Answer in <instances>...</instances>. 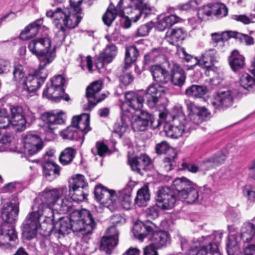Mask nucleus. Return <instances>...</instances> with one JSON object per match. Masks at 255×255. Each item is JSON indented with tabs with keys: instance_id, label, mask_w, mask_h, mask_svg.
<instances>
[{
	"instance_id": "nucleus-9",
	"label": "nucleus",
	"mask_w": 255,
	"mask_h": 255,
	"mask_svg": "<svg viewBox=\"0 0 255 255\" xmlns=\"http://www.w3.org/2000/svg\"><path fill=\"white\" fill-rule=\"evenodd\" d=\"M176 196L175 193L169 187H162L159 190L157 195V206L164 210L171 209L177 201Z\"/></svg>"
},
{
	"instance_id": "nucleus-21",
	"label": "nucleus",
	"mask_w": 255,
	"mask_h": 255,
	"mask_svg": "<svg viewBox=\"0 0 255 255\" xmlns=\"http://www.w3.org/2000/svg\"><path fill=\"white\" fill-rule=\"evenodd\" d=\"M10 122L12 128L15 130H22L25 128L26 119L22 108L20 106H13L10 108Z\"/></svg>"
},
{
	"instance_id": "nucleus-30",
	"label": "nucleus",
	"mask_w": 255,
	"mask_h": 255,
	"mask_svg": "<svg viewBox=\"0 0 255 255\" xmlns=\"http://www.w3.org/2000/svg\"><path fill=\"white\" fill-rule=\"evenodd\" d=\"M43 23L42 19H38L26 26L20 34L19 37L22 40H26L35 36L38 33L39 28Z\"/></svg>"
},
{
	"instance_id": "nucleus-53",
	"label": "nucleus",
	"mask_w": 255,
	"mask_h": 255,
	"mask_svg": "<svg viewBox=\"0 0 255 255\" xmlns=\"http://www.w3.org/2000/svg\"><path fill=\"white\" fill-rule=\"evenodd\" d=\"M227 252L228 255H238L239 247L235 240H229L227 245Z\"/></svg>"
},
{
	"instance_id": "nucleus-61",
	"label": "nucleus",
	"mask_w": 255,
	"mask_h": 255,
	"mask_svg": "<svg viewBox=\"0 0 255 255\" xmlns=\"http://www.w3.org/2000/svg\"><path fill=\"white\" fill-rule=\"evenodd\" d=\"M231 18L236 21L242 22L244 24H248L251 22L250 18L245 14L232 15Z\"/></svg>"
},
{
	"instance_id": "nucleus-64",
	"label": "nucleus",
	"mask_w": 255,
	"mask_h": 255,
	"mask_svg": "<svg viewBox=\"0 0 255 255\" xmlns=\"http://www.w3.org/2000/svg\"><path fill=\"white\" fill-rule=\"evenodd\" d=\"M151 244L150 245L146 246L143 249L144 255H158L156 249Z\"/></svg>"
},
{
	"instance_id": "nucleus-13",
	"label": "nucleus",
	"mask_w": 255,
	"mask_h": 255,
	"mask_svg": "<svg viewBox=\"0 0 255 255\" xmlns=\"http://www.w3.org/2000/svg\"><path fill=\"white\" fill-rule=\"evenodd\" d=\"M218 55L217 51L215 49H209L206 50L201 55L200 59L196 57L188 56L186 58L187 61H191L193 66L199 65L200 66L209 69L216 62L218 61ZM191 66L192 65H190Z\"/></svg>"
},
{
	"instance_id": "nucleus-31",
	"label": "nucleus",
	"mask_w": 255,
	"mask_h": 255,
	"mask_svg": "<svg viewBox=\"0 0 255 255\" xmlns=\"http://www.w3.org/2000/svg\"><path fill=\"white\" fill-rule=\"evenodd\" d=\"M179 17L175 15L171 14L166 16L160 15L157 17L156 27L159 31H163L177 23Z\"/></svg>"
},
{
	"instance_id": "nucleus-22",
	"label": "nucleus",
	"mask_w": 255,
	"mask_h": 255,
	"mask_svg": "<svg viewBox=\"0 0 255 255\" xmlns=\"http://www.w3.org/2000/svg\"><path fill=\"white\" fill-rule=\"evenodd\" d=\"M118 52L117 46L113 44L106 46L103 52L99 55L96 62V66L98 69L102 68L105 63H109L116 56Z\"/></svg>"
},
{
	"instance_id": "nucleus-58",
	"label": "nucleus",
	"mask_w": 255,
	"mask_h": 255,
	"mask_svg": "<svg viewBox=\"0 0 255 255\" xmlns=\"http://www.w3.org/2000/svg\"><path fill=\"white\" fill-rule=\"evenodd\" d=\"M80 66L83 70L87 69L89 71L91 72L93 68V62L91 57L89 55L84 58L81 57Z\"/></svg>"
},
{
	"instance_id": "nucleus-43",
	"label": "nucleus",
	"mask_w": 255,
	"mask_h": 255,
	"mask_svg": "<svg viewBox=\"0 0 255 255\" xmlns=\"http://www.w3.org/2000/svg\"><path fill=\"white\" fill-rule=\"evenodd\" d=\"M185 79V76L184 71L182 69L179 68L177 65H175L170 79L172 83L174 85L180 87L184 83Z\"/></svg>"
},
{
	"instance_id": "nucleus-20",
	"label": "nucleus",
	"mask_w": 255,
	"mask_h": 255,
	"mask_svg": "<svg viewBox=\"0 0 255 255\" xmlns=\"http://www.w3.org/2000/svg\"><path fill=\"white\" fill-rule=\"evenodd\" d=\"M168 92V89L159 85H150L146 89L145 97L147 105L150 108H153L162 96Z\"/></svg>"
},
{
	"instance_id": "nucleus-37",
	"label": "nucleus",
	"mask_w": 255,
	"mask_h": 255,
	"mask_svg": "<svg viewBox=\"0 0 255 255\" xmlns=\"http://www.w3.org/2000/svg\"><path fill=\"white\" fill-rule=\"evenodd\" d=\"M150 200V194L147 185H144L137 192L135 203L139 207L145 206Z\"/></svg>"
},
{
	"instance_id": "nucleus-49",
	"label": "nucleus",
	"mask_w": 255,
	"mask_h": 255,
	"mask_svg": "<svg viewBox=\"0 0 255 255\" xmlns=\"http://www.w3.org/2000/svg\"><path fill=\"white\" fill-rule=\"evenodd\" d=\"M238 34L235 31H225L222 33H213L211 34L212 39L215 43H218L220 41L227 40L232 37H237Z\"/></svg>"
},
{
	"instance_id": "nucleus-34",
	"label": "nucleus",
	"mask_w": 255,
	"mask_h": 255,
	"mask_svg": "<svg viewBox=\"0 0 255 255\" xmlns=\"http://www.w3.org/2000/svg\"><path fill=\"white\" fill-rule=\"evenodd\" d=\"M230 65L234 71L244 67L245 62V57L237 50H234L231 52L229 57Z\"/></svg>"
},
{
	"instance_id": "nucleus-8",
	"label": "nucleus",
	"mask_w": 255,
	"mask_h": 255,
	"mask_svg": "<svg viewBox=\"0 0 255 255\" xmlns=\"http://www.w3.org/2000/svg\"><path fill=\"white\" fill-rule=\"evenodd\" d=\"M19 203L17 197H14L4 203L1 210L3 223L13 225L17 220Z\"/></svg>"
},
{
	"instance_id": "nucleus-55",
	"label": "nucleus",
	"mask_w": 255,
	"mask_h": 255,
	"mask_svg": "<svg viewBox=\"0 0 255 255\" xmlns=\"http://www.w3.org/2000/svg\"><path fill=\"white\" fill-rule=\"evenodd\" d=\"M213 4L203 6L198 10V16L201 19L204 18V15L209 16L214 15Z\"/></svg>"
},
{
	"instance_id": "nucleus-26",
	"label": "nucleus",
	"mask_w": 255,
	"mask_h": 255,
	"mask_svg": "<svg viewBox=\"0 0 255 255\" xmlns=\"http://www.w3.org/2000/svg\"><path fill=\"white\" fill-rule=\"evenodd\" d=\"M43 174L49 181L57 178L60 174V167L52 160L44 161L42 164Z\"/></svg>"
},
{
	"instance_id": "nucleus-56",
	"label": "nucleus",
	"mask_w": 255,
	"mask_h": 255,
	"mask_svg": "<svg viewBox=\"0 0 255 255\" xmlns=\"http://www.w3.org/2000/svg\"><path fill=\"white\" fill-rule=\"evenodd\" d=\"M13 75L14 80L17 82L20 81L23 78L24 71L21 65L16 64L14 66Z\"/></svg>"
},
{
	"instance_id": "nucleus-42",
	"label": "nucleus",
	"mask_w": 255,
	"mask_h": 255,
	"mask_svg": "<svg viewBox=\"0 0 255 255\" xmlns=\"http://www.w3.org/2000/svg\"><path fill=\"white\" fill-rule=\"evenodd\" d=\"M255 235V227L251 223H245L241 230V237L244 242H249Z\"/></svg>"
},
{
	"instance_id": "nucleus-39",
	"label": "nucleus",
	"mask_w": 255,
	"mask_h": 255,
	"mask_svg": "<svg viewBox=\"0 0 255 255\" xmlns=\"http://www.w3.org/2000/svg\"><path fill=\"white\" fill-rule=\"evenodd\" d=\"M208 89L206 86L193 85L185 91V95L189 97L201 98L207 93Z\"/></svg>"
},
{
	"instance_id": "nucleus-5",
	"label": "nucleus",
	"mask_w": 255,
	"mask_h": 255,
	"mask_svg": "<svg viewBox=\"0 0 255 255\" xmlns=\"http://www.w3.org/2000/svg\"><path fill=\"white\" fill-rule=\"evenodd\" d=\"M83 0H70V7H57L54 10H49L46 12V15L53 18L55 25L62 32L66 28H74L82 19V9L80 6Z\"/></svg>"
},
{
	"instance_id": "nucleus-18",
	"label": "nucleus",
	"mask_w": 255,
	"mask_h": 255,
	"mask_svg": "<svg viewBox=\"0 0 255 255\" xmlns=\"http://www.w3.org/2000/svg\"><path fill=\"white\" fill-rule=\"evenodd\" d=\"M102 87V82L98 81L94 82L87 88L86 96L88 100L89 105L84 107V109L85 110H90L97 103L102 101L105 98L106 96L105 95L102 94L101 96L99 95V92L101 91Z\"/></svg>"
},
{
	"instance_id": "nucleus-19",
	"label": "nucleus",
	"mask_w": 255,
	"mask_h": 255,
	"mask_svg": "<svg viewBox=\"0 0 255 255\" xmlns=\"http://www.w3.org/2000/svg\"><path fill=\"white\" fill-rule=\"evenodd\" d=\"M234 103V96L232 91L228 90L217 94L211 101V105L215 111L226 109L231 107Z\"/></svg>"
},
{
	"instance_id": "nucleus-63",
	"label": "nucleus",
	"mask_w": 255,
	"mask_h": 255,
	"mask_svg": "<svg viewBox=\"0 0 255 255\" xmlns=\"http://www.w3.org/2000/svg\"><path fill=\"white\" fill-rule=\"evenodd\" d=\"M133 77L130 73H126L120 76V81L125 85H129L133 81Z\"/></svg>"
},
{
	"instance_id": "nucleus-40",
	"label": "nucleus",
	"mask_w": 255,
	"mask_h": 255,
	"mask_svg": "<svg viewBox=\"0 0 255 255\" xmlns=\"http://www.w3.org/2000/svg\"><path fill=\"white\" fill-rule=\"evenodd\" d=\"M87 190L85 188H78L67 190V195L73 201L80 202L84 201L87 196Z\"/></svg>"
},
{
	"instance_id": "nucleus-59",
	"label": "nucleus",
	"mask_w": 255,
	"mask_h": 255,
	"mask_svg": "<svg viewBox=\"0 0 255 255\" xmlns=\"http://www.w3.org/2000/svg\"><path fill=\"white\" fill-rule=\"evenodd\" d=\"M54 94L57 96L55 98H53V101L55 102H59L61 99H64L66 101H69L70 100L69 97L67 95H65L64 90L63 88H56Z\"/></svg>"
},
{
	"instance_id": "nucleus-16",
	"label": "nucleus",
	"mask_w": 255,
	"mask_h": 255,
	"mask_svg": "<svg viewBox=\"0 0 255 255\" xmlns=\"http://www.w3.org/2000/svg\"><path fill=\"white\" fill-rule=\"evenodd\" d=\"M187 109L189 112L190 120L198 125L211 117V113L205 107H198L190 101L186 102Z\"/></svg>"
},
{
	"instance_id": "nucleus-32",
	"label": "nucleus",
	"mask_w": 255,
	"mask_h": 255,
	"mask_svg": "<svg viewBox=\"0 0 255 255\" xmlns=\"http://www.w3.org/2000/svg\"><path fill=\"white\" fill-rule=\"evenodd\" d=\"M194 183L185 177L177 178L172 182V187L175 189V194L177 198L180 196L181 192L188 190L190 187L194 186Z\"/></svg>"
},
{
	"instance_id": "nucleus-28",
	"label": "nucleus",
	"mask_w": 255,
	"mask_h": 255,
	"mask_svg": "<svg viewBox=\"0 0 255 255\" xmlns=\"http://www.w3.org/2000/svg\"><path fill=\"white\" fill-rule=\"evenodd\" d=\"M226 160V156L223 154L215 155L207 158L200 163L201 170L207 171L223 164Z\"/></svg>"
},
{
	"instance_id": "nucleus-1",
	"label": "nucleus",
	"mask_w": 255,
	"mask_h": 255,
	"mask_svg": "<svg viewBox=\"0 0 255 255\" xmlns=\"http://www.w3.org/2000/svg\"><path fill=\"white\" fill-rule=\"evenodd\" d=\"M39 198L41 203L33 208V210L37 209L30 213L23 223L22 236L27 240L36 236L40 226V217L44 216L45 222L53 223L56 214H71L76 211L73 209L72 200L67 195L66 187L59 189L46 188L39 194Z\"/></svg>"
},
{
	"instance_id": "nucleus-60",
	"label": "nucleus",
	"mask_w": 255,
	"mask_h": 255,
	"mask_svg": "<svg viewBox=\"0 0 255 255\" xmlns=\"http://www.w3.org/2000/svg\"><path fill=\"white\" fill-rule=\"evenodd\" d=\"M56 88V87L50 84V86H47V87L44 90L43 92V96L53 101V98H55L57 96L54 94Z\"/></svg>"
},
{
	"instance_id": "nucleus-38",
	"label": "nucleus",
	"mask_w": 255,
	"mask_h": 255,
	"mask_svg": "<svg viewBox=\"0 0 255 255\" xmlns=\"http://www.w3.org/2000/svg\"><path fill=\"white\" fill-rule=\"evenodd\" d=\"M139 55L136 47L131 46L126 48L125 58V66L124 68L127 70L133 62H134Z\"/></svg>"
},
{
	"instance_id": "nucleus-6",
	"label": "nucleus",
	"mask_w": 255,
	"mask_h": 255,
	"mask_svg": "<svg viewBox=\"0 0 255 255\" xmlns=\"http://www.w3.org/2000/svg\"><path fill=\"white\" fill-rule=\"evenodd\" d=\"M159 118L160 123L164 120L169 122L166 123L164 128L165 134L168 137L178 138L190 129L182 108L174 109L171 114L160 113Z\"/></svg>"
},
{
	"instance_id": "nucleus-17",
	"label": "nucleus",
	"mask_w": 255,
	"mask_h": 255,
	"mask_svg": "<svg viewBox=\"0 0 255 255\" xmlns=\"http://www.w3.org/2000/svg\"><path fill=\"white\" fill-rule=\"evenodd\" d=\"M24 152L29 155L37 153L43 147V143L37 135L27 133L23 135Z\"/></svg>"
},
{
	"instance_id": "nucleus-12",
	"label": "nucleus",
	"mask_w": 255,
	"mask_h": 255,
	"mask_svg": "<svg viewBox=\"0 0 255 255\" xmlns=\"http://www.w3.org/2000/svg\"><path fill=\"white\" fill-rule=\"evenodd\" d=\"M157 122V127L160 125L159 120L155 119L153 116L144 111H141L139 115L132 116L130 122L131 127L134 131H144L146 129L149 124L154 126V123Z\"/></svg>"
},
{
	"instance_id": "nucleus-3",
	"label": "nucleus",
	"mask_w": 255,
	"mask_h": 255,
	"mask_svg": "<svg viewBox=\"0 0 255 255\" xmlns=\"http://www.w3.org/2000/svg\"><path fill=\"white\" fill-rule=\"evenodd\" d=\"M47 223L50 226V231L63 235L69 234L71 231L87 235L92 232L95 226L91 214L86 209L74 211L70 214L69 218H61L56 223L55 220L53 223Z\"/></svg>"
},
{
	"instance_id": "nucleus-47",
	"label": "nucleus",
	"mask_w": 255,
	"mask_h": 255,
	"mask_svg": "<svg viewBox=\"0 0 255 255\" xmlns=\"http://www.w3.org/2000/svg\"><path fill=\"white\" fill-rule=\"evenodd\" d=\"M76 153L75 150L72 147H67L61 153L60 161L64 165H67L71 162Z\"/></svg>"
},
{
	"instance_id": "nucleus-4",
	"label": "nucleus",
	"mask_w": 255,
	"mask_h": 255,
	"mask_svg": "<svg viewBox=\"0 0 255 255\" xmlns=\"http://www.w3.org/2000/svg\"><path fill=\"white\" fill-rule=\"evenodd\" d=\"M152 7L144 0H120L117 6L113 8L110 6L103 16V20L108 26L111 25L117 15L123 16L125 14L131 15L130 18L137 21L141 14L144 17L149 14Z\"/></svg>"
},
{
	"instance_id": "nucleus-44",
	"label": "nucleus",
	"mask_w": 255,
	"mask_h": 255,
	"mask_svg": "<svg viewBox=\"0 0 255 255\" xmlns=\"http://www.w3.org/2000/svg\"><path fill=\"white\" fill-rule=\"evenodd\" d=\"M60 135L64 139L78 140L81 136H83L84 134H80L71 124V126L61 131Z\"/></svg>"
},
{
	"instance_id": "nucleus-2",
	"label": "nucleus",
	"mask_w": 255,
	"mask_h": 255,
	"mask_svg": "<svg viewBox=\"0 0 255 255\" xmlns=\"http://www.w3.org/2000/svg\"><path fill=\"white\" fill-rule=\"evenodd\" d=\"M28 48L39 62L38 70L27 76L22 83L23 89L28 93H32L37 90L47 78V72L44 68L56 57V48L52 47L50 38L45 36L32 39L29 42Z\"/></svg>"
},
{
	"instance_id": "nucleus-45",
	"label": "nucleus",
	"mask_w": 255,
	"mask_h": 255,
	"mask_svg": "<svg viewBox=\"0 0 255 255\" xmlns=\"http://www.w3.org/2000/svg\"><path fill=\"white\" fill-rule=\"evenodd\" d=\"M129 115H127L122 113L121 123L116 124L115 125V132L118 133L121 137L128 129L130 122Z\"/></svg>"
},
{
	"instance_id": "nucleus-23",
	"label": "nucleus",
	"mask_w": 255,
	"mask_h": 255,
	"mask_svg": "<svg viewBox=\"0 0 255 255\" xmlns=\"http://www.w3.org/2000/svg\"><path fill=\"white\" fill-rule=\"evenodd\" d=\"M151 162V160L145 154H141L139 156H135L128 159V163L131 170L139 174H142L146 168Z\"/></svg>"
},
{
	"instance_id": "nucleus-54",
	"label": "nucleus",
	"mask_w": 255,
	"mask_h": 255,
	"mask_svg": "<svg viewBox=\"0 0 255 255\" xmlns=\"http://www.w3.org/2000/svg\"><path fill=\"white\" fill-rule=\"evenodd\" d=\"M243 193L248 200L252 202L255 201V187L251 185H246L243 189Z\"/></svg>"
},
{
	"instance_id": "nucleus-14",
	"label": "nucleus",
	"mask_w": 255,
	"mask_h": 255,
	"mask_svg": "<svg viewBox=\"0 0 255 255\" xmlns=\"http://www.w3.org/2000/svg\"><path fill=\"white\" fill-rule=\"evenodd\" d=\"M64 113L63 112H47L41 115V119L43 121V128L48 132H52L55 126L64 123Z\"/></svg>"
},
{
	"instance_id": "nucleus-33",
	"label": "nucleus",
	"mask_w": 255,
	"mask_h": 255,
	"mask_svg": "<svg viewBox=\"0 0 255 255\" xmlns=\"http://www.w3.org/2000/svg\"><path fill=\"white\" fill-rule=\"evenodd\" d=\"M152 230L151 227L139 222L134 224L132 232L135 237L142 241L145 237L148 238Z\"/></svg>"
},
{
	"instance_id": "nucleus-24",
	"label": "nucleus",
	"mask_w": 255,
	"mask_h": 255,
	"mask_svg": "<svg viewBox=\"0 0 255 255\" xmlns=\"http://www.w3.org/2000/svg\"><path fill=\"white\" fill-rule=\"evenodd\" d=\"M90 116L88 114H82L79 116H74L72 119L71 124L80 134L84 135L90 130L89 125Z\"/></svg>"
},
{
	"instance_id": "nucleus-29",
	"label": "nucleus",
	"mask_w": 255,
	"mask_h": 255,
	"mask_svg": "<svg viewBox=\"0 0 255 255\" xmlns=\"http://www.w3.org/2000/svg\"><path fill=\"white\" fill-rule=\"evenodd\" d=\"M150 72L154 80L160 84H165L170 81V76L168 72L158 65L151 67Z\"/></svg>"
},
{
	"instance_id": "nucleus-62",
	"label": "nucleus",
	"mask_w": 255,
	"mask_h": 255,
	"mask_svg": "<svg viewBox=\"0 0 255 255\" xmlns=\"http://www.w3.org/2000/svg\"><path fill=\"white\" fill-rule=\"evenodd\" d=\"M65 82V80L62 76L58 75L51 79L50 84L56 88H63Z\"/></svg>"
},
{
	"instance_id": "nucleus-41",
	"label": "nucleus",
	"mask_w": 255,
	"mask_h": 255,
	"mask_svg": "<svg viewBox=\"0 0 255 255\" xmlns=\"http://www.w3.org/2000/svg\"><path fill=\"white\" fill-rule=\"evenodd\" d=\"M185 34L181 28L172 29L166 33V40L172 45L178 44V42L183 40Z\"/></svg>"
},
{
	"instance_id": "nucleus-46",
	"label": "nucleus",
	"mask_w": 255,
	"mask_h": 255,
	"mask_svg": "<svg viewBox=\"0 0 255 255\" xmlns=\"http://www.w3.org/2000/svg\"><path fill=\"white\" fill-rule=\"evenodd\" d=\"M87 185L85 180L84 176L82 174L75 175L69 180V189L85 188Z\"/></svg>"
},
{
	"instance_id": "nucleus-27",
	"label": "nucleus",
	"mask_w": 255,
	"mask_h": 255,
	"mask_svg": "<svg viewBox=\"0 0 255 255\" xmlns=\"http://www.w3.org/2000/svg\"><path fill=\"white\" fill-rule=\"evenodd\" d=\"M189 255H221L218 251V246L216 243H210L207 246L200 248L195 247L190 249L188 252Z\"/></svg>"
},
{
	"instance_id": "nucleus-51",
	"label": "nucleus",
	"mask_w": 255,
	"mask_h": 255,
	"mask_svg": "<svg viewBox=\"0 0 255 255\" xmlns=\"http://www.w3.org/2000/svg\"><path fill=\"white\" fill-rule=\"evenodd\" d=\"M214 15L218 18H222L228 14V9L223 3L218 2L213 4Z\"/></svg>"
},
{
	"instance_id": "nucleus-48",
	"label": "nucleus",
	"mask_w": 255,
	"mask_h": 255,
	"mask_svg": "<svg viewBox=\"0 0 255 255\" xmlns=\"http://www.w3.org/2000/svg\"><path fill=\"white\" fill-rule=\"evenodd\" d=\"M131 195L129 193H126L125 191H122L120 195L118 196V201L120 203V206L115 210L123 208L126 210H128L131 207Z\"/></svg>"
},
{
	"instance_id": "nucleus-25",
	"label": "nucleus",
	"mask_w": 255,
	"mask_h": 255,
	"mask_svg": "<svg viewBox=\"0 0 255 255\" xmlns=\"http://www.w3.org/2000/svg\"><path fill=\"white\" fill-rule=\"evenodd\" d=\"M152 245L157 248H161L170 243V238L167 232L165 231H153L152 230L148 237Z\"/></svg>"
},
{
	"instance_id": "nucleus-15",
	"label": "nucleus",
	"mask_w": 255,
	"mask_h": 255,
	"mask_svg": "<svg viewBox=\"0 0 255 255\" xmlns=\"http://www.w3.org/2000/svg\"><path fill=\"white\" fill-rule=\"evenodd\" d=\"M107 235L103 237L100 249L107 254H110L119 242V232L115 226H111L107 230Z\"/></svg>"
},
{
	"instance_id": "nucleus-10",
	"label": "nucleus",
	"mask_w": 255,
	"mask_h": 255,
	"mask_svg": "<svg viewBox=\"0 0 255 255\" xmlns=\"http://www.w3.org/2000/svg\"><path fill=\"white\" fill-rule=\"evenodd\" d=\"M125 101L121 106L122 113L127 115L131 116L129 111L130 108L134 111L140 110L143 106L144 102L143 97L134 92L126 93Z\"/></svg>"
},
{
	"instance_id": "nucleus-11",
	"label": "nucleus",
	"mask_w": 255,
	"mask_h": 255,
	"mask_svg": "<svg viewBox=\"0 0 255 255\" xmlns=\"http://www.w3.org/2000/svg\"><path fill=\"white\" fill-rule=\"evenodd\" d=\"M17 243V233L13 226L2 223L0 225V247H13Z\"/></svg>"
},
{
	"instance_id": "nucleus-57",
	"label": "nucleus",
	"mask_w": 255,
	"mask_h": 255,
	"mask_svg": "<svg viewBox=\"0 0 255 255\" xmlns=\"http://www.w3.org/2000/svg\"><path fill=\"white\" fill-rule=\"evenodd\" d=\"M156 152L158 154L165 153L167 151H169L171 154V148L168 143L165 141H162L161 142L157 144L155 146Z\"/></svg>"
},
{
	"instance_id": "nucleus-35",
	"label": "nucleus",
	"mask_w": 255,
	"mask_h": 255,
	"mask_svg": "<svg viewBox=\"0 0 255 255\" xmlns=\"http://www.w3.org/2000/svg\"><path fill=\"white\" fill-rule=\"evenodd\" d=\"M239 83L241 87L249 92L255 91V78L247 73L240 74Z\"/></svg>"
},
{
	"instance_id": "nucleus-50",
	"label": "nucleus",
	"mask_w": 255,
	"mask_h": 255,
	"mask_svg": "<svg viewBox=\"0 0 255 255\" xmlns=\"http://www.w3.org/2000/svg\"><path fill=\"white\" fill-rule=\"evenodd\" d=\"M170 151L171 154L164 160V167L166 171L171 170L173 167L176 165L175 159L177 157V153L174 149H171Z\"/></svg>"
},
{
	"instance_id": "nucleus-36",
	"label": "nucleus",
	"mask_w": 255,
	"mask_h": 255,
	"mask_svg": "<svg viewBox=\"0 0 255 255\" xmlns=\"http://www.w3.org/2000/svg\"><path fill=\"white\" fill-rule=\"evenodd\" d=\"M179 200L185 201L189 204H192L197 201L199 198V193L197 185L195 184L184 192H181L180 196L177 198Z\"/></svg>"
},
{
	"instance_id": "nucleus-52",
	"label": "nucleus",
	"mask_w": 255,
	"mask_h": 255,
	"mask_svg": "<svg viewBox=\"0 0 255 255\" xmlns=\"http://www.w3.org/2000/svg\"><path fill=\"white\" fill-rule=\"evenodd\" d=\"M108 150V147L105 144L101 142H97L95 147L91 149V152L94 155H98L103 157L105 156Z\"/></svg>"
},
{
	"instance_id": "nucleus-7",
	"label": "nucleus",
	"mask_w": 255,
	"mask_h": 255,
	"mask_svg": "<svg viewBox=\"0 0 255 255\" xmlns=\"http://www.w3.org/2000/svg\"><path fill=\"white\" fill-rule=\"evenodd\" d=\"M95 199L104 206L113 211L120 206L118 195L115 191L110 190L101 184L95 187Z\"/></svg>"
}]
</instances>
